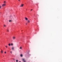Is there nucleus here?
I'll use <instances>...</instances> for the list:
<instances>
[{"mask_svg": "<svg viewBox=\"0 0 62 62\" xmlns=\"http://www.w3.org/2000/svg\"><path fill=\"white\" fill-rule=\"evenodd\" d=\"M16 62H18V60H17L16 61Z\"/></svg>", "mask_w": 62, "mask_h": 62, "instance_id": "obj_15", "label": "nucleus"}, {"mask_svg": "<svg viewBox=\"0 0 62 62\" xmlns=\"http://www.w3.org/2000/svg\"><path fill=\"white\" fill-rule=\"evenodd\" d=\"M10 53L11 54H12V51H10Z\"/></svg>", "mask_w": 62, "mask_h": 62, "instance_id": "obj_18", "label": "nucleus"}, {"mask_svg": "<svg viewBox=\"0 0 62 62\" xmlns=\"http://www.w3.org/2000/svg\"><path fill=\"white\" fill-rule=\"evenodd\" d=\"M5 47H6V48H8V46H5Z\"/></svg>", "mask_w": 62, "mask_h": 62, "instance_id": "obj_17", "label": "nucleus"}, {"mask_svg": "<svg viewBox=\"0 0 62 62\" xmlns=\"http://www.w3.org/2000/svg\"><path fill=\"white\" fill-rule=\"evenodd\" d=\"M27 23H26V24L27 25Z\"/></svg>", "mask_w": 62, "mask_h": 62, "instance_id": "obj_21", "label": "nucleus"}, {"mask_svg": "<svg viewBox=\"0 0 62 62\" xmlns=\"http://www.w3.org/2000/svg\"><path fill=\"white\" fill-rule=\"evenodd\" d=\"M4 27H6V25H4Z\"/></svg>", "mask_w": 62, "mask_h": 62, "instance_id": "obj_16", "label": "nucleus"}, {"mask_svg": "<svg viewBox=\"0 0 62 62\" xmlns=\"http://www.w3.org/2000/svg\"><path fill=\"white\" fill-rule=\"evenodd\" d=\"M32 9H31V11H32Z\"/></svg>", "mask_w": 62, "mask_h": 62, "instance_id": "obj_23", "label": "nucleus"}, {"mask_svg": "<svg viewBox=\"0 0 62 62\" xmlns=\"http://www.w3.org/2000/svg\"><path fill=\"white\" fill-rule=\"evenodd\" d=\"M8 45L10 46V45H10V43H9V44H8Z\"/></svg>", "mask_w": 62, "mask_h": 62, "instance_id": "obj_12", "label": "nucleus"}, {"mask_svg": "<svg viewBox=\"0 0 62 62\" xmlns=\"http://www.w3.org/2000/svg\"><path fill=\"white\" fill-rule=\"evenodd\" d=\"M11 46H13V43H11Z\"/></svg>", "mask_w": 62, "mask_h": 62, "instance_id": "obj_10", "label": "nucleus"}, {"mask_svg": "<svg viewBox=\"0 0 62 62\" xmlns=\"http://www.w3.org/2000/svg\"><path fill=\"white\" fill-rule=\"evenodd\" d=\"M25 20H28V18L27 17H25Z\"/></svg>", "mask_w": 62, "mask_h": 62, "instance_id": "obj_6", "label": "nucleus"}, {"mask_svg": "<svg viewBox=\"0 0 62 62\" xmlns=\"http://www.w3.org/2000/svg\"><path fill=\"white\" fill-rule=\"evenodd\" d=\"M19 1H20V0H18Z\"/></svg>", "mask_w": 62, "mask_h": 62, "instance_id": "obj_24", "label": "nucleus"}, {"mask_svg": "<svg viewBox=\"0 0 62 62\" xmlns=\"http://www.w3.org/2000/svg\"><path fill=\"white\" fill-rule=\"evenodd\" d=\"M23 4H21L20 6V7H23Z\"/></svg>", "mask_w": 62, "mask_h": 62, "instance_id": "obj_5", "label": "nucleus"}, {"mask_svg": "<svg viewBox=\"0 0 62 62\" xmlns=\"http://www.w3.org/2000/svg\"><path fill=\"white\" fill-rule=\"evenodd\" d=\"M22 60L23 62H26V61H25V59H23Z\"/></svg>", "mask_w": 62, "mask_h": 62, "instance_id": "obj_2", "label": "nucleus"}, {"mask_svg": "<svg viewBox=\"0 0 62 62\" xmlns=\"http://www.w3.org/2000/svg\"><path fill=\"white\" fill-rule=\"evenodd\" d=\"M21 62V61H20V62Z\"/></svg>", "mask_w": 62, "mask_h": 62, "instance_id": "obj_25", "label": "nucleus"}, {"mask_svg": "<svg viewBox=\"0 0 62 62\" xmlns=\"http://www.w3.org/2000/svg\"><path fill=\"white\" fill-rule=\"evenodd\" d=\"M1 52L2 53H3V51L2 50H1Z\"/></svg>", "mask_w": 62, "mask_h": 62, "instance_id": "obj_13", "label": "nucleus"}, {"mask_svg": "<svg viewBox=\"0 0 62 62\" xmlns=\"http://www.w3.org/2000/svg\"><path fill=\"white\" fill-rule=\"evenodd\" d=\"M2 8V6H1L0 5V8Z\"/></svg>", "mask_w": 62, "mask_h": 62, "instance_id": "obj_14", "label": "nucleus"}, {"mask_svg": "<svg viewBox=\"0 0 62 62\" xmlns=\"http://www.w3.org/2000/svg\"><path fill=\"white\" fill-rule=\"evenodd\" d=\"M4 3H6V1H5L4 2Z\"/></svg>", "mask_w": 62, "mask_h": 62, "instance_id": "obj_20", "label": "nucleus"}, {"mask_svg": "<svg viewBox=\"0 0 62 62\" xmlns=\"http://www.w3.org/2000/svg\"><path fill=\"white\" fill-rule=\"evenodd\" d=\"M12 39L13 40H14L16 39V37L15 36H13L12 37Z\"/></svg>", "mask_w": 62, "mask_h": 62, "instance_id": "obj_1", "label": "nucleus"}, {"mask_svg": "<svg viewBox=\"0 0 62 62\" xmlns=\"http://www.w3.org/2000/svg\"><path fill=\"white\" fill-rule=\"evenodd\" d=\"M9 22H11V20H9Z\"/></svg>", "mask_w": 62, "mask_h": 62, "instance_id": "obj_19", "label": "nucleus"}, {"mask_svg": "<svg viewBox=\"0 0 62 62\" xmlns=\"http://www.w3.org/2000/svg\"><path fill=\"white\" fill-rule=\"evenodd\" d=\"M20 49H22V47L21 46L20 47Z\"/></svg>", "mask_w": 62, "mask_h": 62, "instance_id": "obj_9", "label": "nucleus"}, {"mask_svg": "<svg viewBox=\"0 0 62 62\" xmlns=\"http://www.w3.org/2000/svg\"><path fill=\"white\" fill-rule=\"evenodd\" d=\"M12 50H14V46H12Z\"/></svg>", "mask_w": 62, "mask_h": 62, "instance_id": "obj_4", "label": "nucleus"}, {"mask_svg": "<svg viewBox=\"0 0 62 62\" xmlns=\"http://www.w3.org/2000/svg\"><path fill=\"white\" fill-rule=\"evenodd\" d=\"M20 56L21 57H23V55L22 54H21L20 55Z\"/></svg>", "mask_w": 62, "mask_h": 62, "instance_id": "obj_11", "label": "nucleus"}, {"mask_svg": "<svg viewBox=\"0 0 62 62\" xmlns=\"http://www.w3.org/2000/svg\"><path fill=\"white\" fill-rule=\"evenodd\" d=\"M5 54H6V52H5Z\"/></svg>", "mask_w": 62, "mask_h": 62, "instance_id": "obj_22", "label": "nucleus"}, {"mask_svg": "<svg viewBox=\"0 0 62 62\" xmlns=\"http://www.w3.org/2000/svg\"><path fill=\"white\" fill-rule=\"evenodd\" d=\"M6 4H4L2 5V7H5V6H6Z\"/></svg>", "mask_w": 62, "mask_h": 62, "instance_id": "obj_3", "label": "nucleus"}, {"mask_svg": "<svg viewBox=\"0 0 62 62\" xmlns=\"http://www.w3.org/2000/svg\"><path fill=\"white\" fill-rule=\"evenodd\" d=\"M28 23H30V20H28L27 21Z\"/></svg>", "mask_w": 62, "mask_h": 62, "instance_id": "obj_7", "label": "nucleus"}, {"mask_svg": "<svg viewBox=\"0 0 62 62\" xmlns=\"http://www.w3.org/2000/svg\"><path fill=\"white\" fill-rule=\"evenodd\" d=\"M7 32H9V30L7 29L6 30Z\"/></svg>", "mask_w": 62, "mask_h": 62, "instance_id": "obj_8", "label": "nucleus"}]
</instances>
